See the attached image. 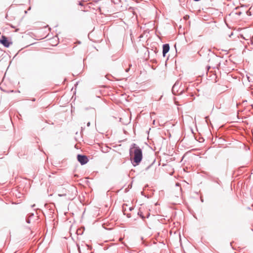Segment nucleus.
<instances>
[{
  "label": "nucleus",
  "mask_w": 253,
  "mask_h": 253,
  "mask_svg": "<svg viewBox=\"0 0 253 253\" xmlns=\"http://www.w3.org/2000/svg\"><path fill=\"white\" fill-rule=\"evenodd\" d=\"M130 156L133 166H136L139 164L142 159V151L139 147L134 144L130 149Z\"/></svg>",
  "instance_id": "nucleus-1"
},
{
  "label": "nucleus",
  "mask_w": 253,
  "mask_h": 253,
  "mask_svg": "<svg viewBox=\"0 0 253 253\" xmlns=\"http://www.w3.org/2000/svg\"><path fill=\"white\" fill-rule=\"evenodd\" d=\"M163 54L164 56H165L166 54L168 53L169 50V46L168 44H165L163 45Z\"/></svg>",
  "instance_id": "nucleus-4"
},
{
  "label": "nucleus",
  "mask_w": 253,
  "mask_h": 253,
  "mask_svg": "<svg viewBox=\"0 0 253 253\" xmlns=\"http://www.w3.org/2000/svg\"><path fill=\"white\" fill-rule=\"evenodd\" d=\"M128 70H129V69H126V72H128Z\"/></svg>",
  "instance_id": "nucleus-8"
},
{
  "label": "nucleus",
  "mask_w": 253,
  "mask_h": 253,
  "mask_svg": "<svg viewBox=\"0 0 253 253\" xmlns=\"http://www.w3.org/2000/svg\"><path fill=\"white\" fill-rule=\"evenodd\" d=\"M138 214L140 216H141L142 217V218H145V216H144V215L142 214V212L141 211V210H139V211L138 212Z\"/></svg>",
  "instance_id": "nucleus-5"
},
{
  "label": "nucleus",
  "mask_w": 253,
  "mask_h": 253,
  "mask_svg": "<svg viewBox=\"0 0 253 253\" xmlns=\"http://www.w3.org/2000/svg\"><path fill=\"white\" fill-rule=\"evenodd\" d=\"M148 216H149V214H147V215H146L147 217H148Z\"/></svg>",
  "instance_id": "nucleus-9"
},
{
  "label": "nucleus",
  "mask_w": 253,
  "mask_h": 253,
  "mask_svg": "<svg viewBox=\"0 0 253 253\" xmlns=\"http://www.w3.org/2000/svg\"><path fill=\"white\" fill-rule=\"evenodd\" d=\"M0 43H1L6 47H9V45L12 43V42H9L7 38L4 36H2L0 39Z\"/></svg>",
  "instance_id": "nucleus-2"
},
{
  "label": "nucleus",
  "mask_w": 253,
  "mask_h": 253,
  "mask_svg": "<svg viewBox=\"0 0 253 253\" xmlns=\"http://www.w3.org/2000/svg\"><path fill=\"white\" fill-rule=\"evenodd\" d=\"M78 160L82 164L84 165L88 162V159L86 156L84 155H78Z\"/></svg>",
  "instance_id": "nucleus-3"
},
{
  "label": "nucleus",
  "mask_w": 253,
  "mask_h": 253,
  "mask_svg": "<svg viewBox=\"0 0 253 253\" xmlns=\"http://www.w3.org/2000/svg\"><path fill=\"white\" fill-rule=\"evenodd\" d=\"M89 125H90V123H87V126H89Z\"/></svg>",
  "instance_id": "nucleus-7"
},
{
  "label": "nucleus",
  "mask_w": 253,
  "mask_h": 253,
  "mask_svg": "<svg viewBox=\"0 0 253 253\" xmlns=\"http://www.w3.org/2000/svg\"><path fill=\"white\" fill-rule=\"evenodd\" d=\"M189 16L188 15H186L185 16H184V18L185 19V20H187L189 18Z\"/></svg>",
  "instance_id": "nucleus-6"
}]
</instances>
